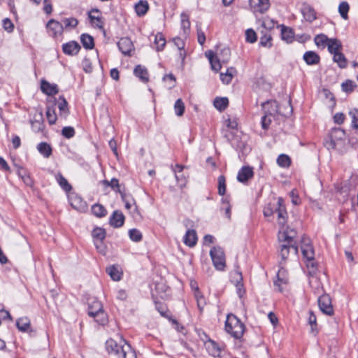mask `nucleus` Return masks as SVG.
<instances>
[{"instance_id":"obj_1","label":"nucleus","mask_w":358,"mask_h":358,"mask_svg":"<svg viewBox=\"0 0 358 358\" xmlns=\"http://www.w3.org/2000/svg\"><path fill=\"white\" fill-rule=\"evenodd\" d=\"M121 339L123 345L117 343L113 338L106 341L105 347L108 354L117 358H137L135 350L124 339Z\"/></svg>"},{"instance_id":"obj_2","label":"nucleus","mask_w":358,"mask_h":358,"mask_svg":"<svg viewBox=\"0 0 358 358\" xmlns=\"http://www.w3.org/2000/svg\"><path fill=\"white\" fill-rule=\"evenodd\" d=\"M88 315L101 325H105L108 322V316L105 313L103 305L96 298H90L87 301Z\"/></svg>"},{"instance_id":"obj_3","label":"nucleus","mask_w":358,"mask_h":358,"mask_svg":"<svg viewBox=\"0 0 358 358\" xmlns=\"http://www.w3.org/2000/svg\"><path fill=\"white\" fill-rule=\"evenodd\" d=\"M245 324L234 314H229L225 322V330L236 339H240L245 331Z\"/></svg>"},{"instance_id":"obj_4","label":"nucleus","mask_w":358,"mask_h":358,"mask_svg":"<svg viewBox=\"0 0 358 358\" xmlns=\"http://www.w3.org/2000/svg\"><path fill=\"white\" fill-rule=\"evenodd\" d=\"M210 256L215 268L219 271H224L226 266L224 250L220 246H215L211 248Z\"/></svg>"},{"instance_id":"obj_5","label":"nucleus","mask_w":358,"mask_h":358,"mask_svg":"<svg viewBox=\"0 0 358 358\" xmlns=\"http://www.w3.org/2000/svg\"><path fill=\"white\" fill-rule=\"evenodd\" d=\"M292 250L295 255H297L299 252V247L298 245H294L292 244H289L286 242H280L279 246L280 256L281 257V260L279 262L280 265H285L286 260L288 259L290 250Z\"/></svg>"},{"instance_id":"obj_6","label":"nucleus","mask_w":358,"mask_h":358,"mask_svg":"<svg viewBox=\"0 0 358 358\" xmlns=\"http://www.w3.org/2000/svg\"><path fill=\"white\" fill-rule=\"evenodd\" d=\"M275 213L278 215V222L284 227L288 217L287 212L282 198L279 197L275 207Z\"/></svg>"},{"instance_id":"obj_7","label":"nucleus","mask_w":358,"mask_h":358,"mask_svg":"<svg viewBox=\"0 0 358 358\" xmlns=\"http://www.w3.org/2000/svg\"><path fill=\"white\" fill-rule=\"evenodd\" d=\"M318 306L320 310L327 315L334 314V310L331 305V300L329 295L323 294L318 299Z\"/></svg>"},{"instance_id":"obj_8","label":"nucleus","mask_w":358,"mask_h":358,"mask_svg":"<svg viewBox=\"0 0 358 358\" xmlns=\"http://www.w3.org/2000/svg\"><path fill=\"white\" fill-rule=\"evenodd\" d=\"M88 17L93 27L102 29H103V20L101 11L98 8H92L88 12Z\"/></svg>"},{"instance_id":"obj_9","label":"nucleus","mask_w":358,"mask_h":358,"mask_svg":"<svg viewBox=\"0 0 358 358\" xmlns=\"http://www.w3.org/2000/svg\"><path fill=\"white\" fill-rule=\"evenodd\" d=\"M301 250L302 255L306 260H312L315 257V252L313 245L308 238H303L301 240Z\"/></svg>"},{"instance_id":"obj_10","label":"nucleus","mask_w":358,"mask_h":358,"mask_svg":"<svg viewBox=\"0 0 358 358\" xmlns=\"http://www.w3.org/2000/svg\"><path fill=\"white\" fill-rule=\"evenodd\" d=\"M46 27L49 35L53 38L57 37L58 35H62L64 30L62 24L54 19H51L48 22Z\"/></svg>"},{"instance_id":"obj_11","label":"nucleus","mask_w":358,"mask_h":358,"mask_svg":"<svg viewBox=\"0 0 358 358\" xmlns=\"http://www.w3.org/2000/svg\"><path fill=\"white\" fill-rule=\"evenodd\" d=\"M249 3L254 13H264L270 8L269 0H250Z\"/></svg>"},{"instance_id":"obj_12","label":"nucleus","mask_w":358,"mask_h":358,"mask_svg":"<svg viewBox=\"0 0 358 358\" xmlns=\"http://www.w3.org/2000/svg\"><path fill=\"white\" fill-rule=\"evenodd\" d=\"M253 176V168L249 166H243L238 172L237 180L243 184H247Z\"/></svg>"},{"instance_id":"obj_13","label":"nucleus","mask_w":358,"mask_h":358,"mask_svg":"<svg viewBox=\"0 0 358 358\" xmlns=\"http://www.w3.org/2000/svg\"><path fill=\"white\" fill-rule=\"evenodd\" d=\"M288 282V272L285 268L284 265H280V268L277 273V280L274 281V285L278 287L279 292H282L281 285H287Z\"/></svg>"},{"instance_id":"obj_14","label":"nucleus","mask_w":358,"mask_h":358,"mask_svg":"<svg viewBox=\"0 0 358 358\" xmlns=\"http://www.w3.org/2000/svg\"><path fill=\"white\" fill-rule=\"evenodd\" d=\"M120 51L124 55H131V52L134 50V45L131 39L128 37H122L117 43Z\"/></svg>"},{"instance_id":"obj_15","label":"nucleus","mask_w":358,"mask_h":358,"mask_svg":"<svg viewBox=\"0 0 358 358\" xmlns=\"http://www.w3.org/2000/svg\"><path fill=\"white\" fill-rule=\"evenodd\" d=\"M296 235V231L294 229L287 228L282 233H279L278 240L280 242L289 243L290 245H298L296 241L294 240Z\"/></svg>"},{"instance_id":"obj_16","label":"nucleus","mask_w":358,"mask_h":358,"mask_svg":"<svg viewBox=\"0 0 358 358\" xmlns=\"http://www.w3.org/2000/svg\"><path fill=\"white\" fill-rule=\"evenodd\" d=\"M81 47L76 41H71L62 45V51L67 55H76L80 50Z\"/></svg>"},{"instance_id":"obj_17","label":"nucleus","mask_w":358,"mask_h":358,"mask_svg":"<svg viewBox=\"0 0 358 358\" xmlns=\"http://www.w3.org/2000/svg\"><path fill=\"white\" fill-rule=\"evenodd\" d=\"M301 13L307 22H312L317 19L316 11L308 3H303Z\"/></svg>"},{"instance_id":"obj_18","label":"nucleus","mask_w":358,"mask_h":358,"mask_svg":"<svg viewBox=\"0 0 358 358\" xmlns=\"http://www.w3.org/2000/svg\"><path fill=\"white\" fill-rule=\"evenodd\" d=\"M124 219L125 217L121 211L115 210L110 217L109 223L112 227L119 228L123 226Z\"/></svg>"},{"instance_id":"obj_19","label":"nucleus","mask_w":358,"mask_h":358,"mask_svg":"<svg viewBox=\"0 0 358 358\" xmlns=\"http://www.w3.org/2000/svg\"><path fill=\"white\" fill-rule=\"evenodd\" d=\"M41 90L43 93L48 96H54L59 92V88L56 84H51L45 80H41Z\"/></svg>"},{"instance_id":"obj_20","label":"nucleus","mask_w":358,"mask_h":358,"mask_svg":"<svg viewBox=\"0 0 358 358\" xmlns=\"http://www.w3.org/2000/svg\"><path fill=\"white\" fill-rule=\"evenodd\" d=\"M265 113H268L271 117H274L279 113V106L277 101H266L262 104Z\"/></svg>"},{"instance_id":"obj_21","label":"nucleus","mask_w":358,"mask_h":358,"mask_svg":"<svg viewBox=\"0 0 358 358\" xmlns=\"http://www.w3.org/2000/svg\"><path fill=\"white\" fill-rule=\"evenodd\" d=\"M197 240L198 238L196 231L194 229H187L183 238L184 243L186 245L192 248L196 245Z\"/></svg>"},{"instance_id":"obj_22","label":"nucleus","mask_w":358,"mask_h":358,"mask_svg":"<svg viewBox=\"0 0 358 358\" xmlns=\"http://www.w3.org/2000/svg\"><path fill=\"white\" fill-rule=\"evenodd\" d=\"M70 202L71 206L79 211H85L87 208L86 202L78 195L71 196L70 198Z\"/></svg>"},{"instance_id":"obj_23","label":"nucleus","mask_w":358,"mask_h":358,"mask_svg":"<svg viewBox=\"0 0 358 358\" xmlns=\"http://www.w3.org/2000/svg\"><path fill=\"white\" fill-rule=\"evenodd\" d=\"M303 60L308 65H315L320 63V57L314 51H307L303 56Z\"/></svg>"},{"instance_id":"obj_24","label":"nucleus","mask_w":358,"mask_h":358,"mask_svg":"<svg viewBox=\"0 0 358 358\" xmlns=\"http://www.w3.org/2000/svg\"><path fill=\"white\" fill-rule=\"evenodd\" d=\"M205 347L208 353L213 357H219L221 350L218 344L214 341L209 339L205 343Z\"/></svg>"},{"instance_id":"obj_25","label":"nucleus","mask_w":358,"mask_h":358,"mask_svg":"<svg viewBox=\"0 0 358 358\" xmlns=\"http://www.w3.org/2000/svg\"><path fill=\"white\" fill-rule=\"evenodd\" d=\"M59 102L58 103V108L59 110V116L66 119L69 114V110L68 108V102L64 96L59 97Z\"/></svg>"},{"instance_id":"obj_26","label":"nucleus","mask_w":358,"mask_h":358,"mask_svg":"<svg viewBox=\"0 0 358 358\" xmlns=\"http://www.w3.org/2000/svg\"><path fill=\"white\" fill-rule=\"evenodd\" d=\"M281 38L287 43H291L294 38V32L292 29L285 25L281 26Z\"/></svg>"},{"instance_id":"obj_27","label":"nucleus","mask_w":358,"mask_h":358,"mask_svg":"<svg viewBox=\"0 0 358 358\" xmlns=\"http://www.w3.org/2000/svg\"><path fill=\"white\" fill-rule=\"evenodd\" d=\"M327 48L331 54L334 55L341 52L342 49V43L337 38H330L327 43Z\"/></svg>"},{"instance_id":"obj_28","label":"nucleus","mask_w":358,"mask_h":358,"mask_svg":"<svg viewBox=\"0 0 358 358\" xmlns=\"http://www.w3.org/2000/svg\"><path fill=\"white\" fill-rule=\"evenodd\" d=\"M134 75L142 82L147 83L149 80L148 70L141 65H137L134 70Z\"/></svg>"},{"instance_id":"obj_29","label":"nucleus","mask_w":358,"mask_h":358,"mask_svg":"<svg viewBox=\"0 0 358 358\" xmlns=\"http://www.w3.org/2000/svg\"><path fill=\"white\" fill-rule=\"evenodd\" d=\"M16 327L20 331L27 332L31 327L30 320L27 317H20L16 320Z\"/></svg>"},{"instance_id":"obj_30","label":"nucleus","mask_w":358,"mask_h":358,"mask_svg":"<svg viewBox=\"0 0 358 358\" xmlns=\"http://www.w3.org/2000/svg\"><path fill=\"white\" fill-rule=\"evenodd\" d=\"M106 271L110 275L112 280L115 281H119L122 278V273L120 271L117 266H110L109 267L106 268Z\"/></svg>"},{"instance_id":"obj_31","label":"nucleus","mask_w":358,"mask_h":358,"mask_svg":"<svg viewBox=\"0 0 358 358\" xmlns=\"http://www.w3.org/2000/svg\"><path fill=\"white\" fill-rule=\"evenodd\" d=\"M80 42L83 46L87 50H92L94 48V38L88 34L80 35Z\"/></svg>"},{"instance_id":"obj_32","label":"nucleus","mask_w":358,"mask_h":358,"mask_svg":"<svg viewBox=\"0 0 358 358\" xmlns=\"http://www.w3.org/2000/svg\"><path fill=\"white\" fill-rule=\"evenodd\" d=\"M55 179L62 189L65 192H69L72 189V186L60 172L55 175Z\"/></svg>"},{"instance_id":"obj_33","label":"nucleus","mask_w":358,"mask_h":358,"mask_svg":"<svg viewBox=\"0 0 358 358\" xmlns=\"http://www.w3.org/2000/svg\"><path fill=\"white\" fill-rule=\"evenodd\" d=\"M206 55L209 59L212 69L216 72L220 70L222 66L220 64V59L215 57L214 52L210 50L208 52H206Z\"/></svg>"},{"instance_id":"obj_34","label":"nucleus","mask_w":358,"mask_h":358,"mask_svg":"<svg viewBox=\"0 0 358 358\" xmlns=\"http://www.w3.org/2000/svg\"><path fill=\"white\" fill-rule=\"evenodd\" d=\"M213 105L218 110L223 111L227 108L229 100L227 97H216L214 99Z\"/></svg>"},{"instance_id":"obj_35","label":"nucleus","mask_w":358,"mask_h":358,"mask_svg":"<svg viewBox=\"0 0 358 358\" xmlns=\"http://www.w3.org/2000/svg\"><path fill=\"white\" fill-rule=\"evenodd\" d=\"M37 149L38 152L45 158L50 157L52 155V148L51 146L45 143L41 142L37 145Z\"/></svg>"},{"instance_id":"obj_36","label":"nucleus","mask_w":358,"mask_h":358,"mask_svg":"<svg viewBox=\"0 0 358 358\" xmlns=\"http://www.w3.org/2000/svg\"><path fill=\"white\" fill-rule=\"evenodd\" d=\"M149 9L148 3L146 1L141 0L135 5V10L138 16H143Z\"/></svg>"},{"instance_id":"obj_37","label":"nucleus","mask_w":358,"mask_h":358,"mask_svg":"<svg viewBox=\"0 0 358 358\" xmlns=\"http://www.w3.org/2000/svg\"><path fill=\"white\" fill-rule=\"evenodd\" d=\"M92 213L97 217H103L106 215L107 210L103 205L96 203L92 206Z\"/></svg>"},{"instance_id":"obj_38","label":"nucleus","mask_w":358,"mask_h":358,"mask_svg":"<svg viewBox=\"0 0 358 358\" xmlns=\"http://www.w3.org/2000/svg\"><path fill=\"white\" fill-rule=\"evenodd\" d=\"M234 275L233 276L232 282H234L236 289H238V293L240 296H242L243 294V291L242 289L243 285L241 283V282L243 280L242 274L241 273L237 272V271H235Z\"/></svg>"},{"instance_id":"obj_39","label":"nucleus","mask_w":358,"mask_h":358,"mask_svg":"<svg viewBox=\"0 0 358 358\" xmlns=\"http://www.w3.org/2000/svg\"><path fill=\"white\" fill-rule=\"evenodd\" d=\"M39 116V120H34L31 121V129L34 132L36 133L42 131L44 127L42 113H40Z\"/></svg>"},{"instance_id":"obj_40","label":"nucleus","mask_w":358,"mask_h":358,"mask_svg":"<svg viewBox=\"0 0 358 358\" xmlns=\"http://www.w3.org/2000/svg\"><path fill=\"white\" fill-rule=\"evenodd\" d=\"M334 62H336L338 66L341 69H344L347 66L348 62L345 55L339 52L334 55Z\"/></svg>"},{"instance_id":"obj_41","label":"nucleus","mask_w":358,"mask_h":358,"mask_svg":"<svg viewBox=\"0 0 358 358\" xmlns=\"http://www.w3.org/2000/svg\"><path fill=\"white\" fill-rule=\"evenodd\" d=\"M166 39L162 33L159 32L155 35V43L157 45L156 49L157 51L163 50L166 45Z\"/></svg>"},{"instance_id":"obj_42","label":"nucleus","mask_w":358,"mask_h":358,"mask_svg":"<svg viewBox=\"0 0 358 358\" xmlns=\"http://www.w3.org/2000/svg\"><path fill=\"white\" fill-rule=\"evenodd\" d=\"M227 190L226 178L224 175H220L217 178V192L220 195L225 194Z\"/></svg>"},{"instance_id":"obj_43","label":"nucleus","mask_w":358,"mask_h":358,"mask_svg":"<svg viewBox=\"0 0 358 358\" xmlns=\"http://www.w3.org/2000/svg\"><path fill=\"white\" fill-rule=\"evenodd\" d=\"M291 159L290 157L285 155L281 154L277 158V164L279 166L282 168H287L291 164Z\"/></svg>"},{"instance_id":"obj_44","label":"nucleus","mask_w":358,"mask_h":358,"mask_svg":"<svg viewBox=\"0 0 358 358\" xmlns=\"http://www.w3.org/2000/svg\"><path fill=\"white\" fill-rule=\"evenodd\" d=\"M173 173L175 174V178L179 187L180 189L184 188L187 182V177L182 173H177V171L175 169H173Z\"/></svg>"},{"instance_id":"obj_45","label":"nucleus","mask_w":358,"mask_h":358,"mask_svg":"<svg viewBox=\"0 0 358 358\" xmlns=\"http://www.w3.org/2000/svg\"><path fill=\"white\" fill-rule=\"evenodd\" d=\"M94 238H96L102 242L106 236V232L104 229L101 227H96L92 232Z\"/></svg>"},{"instance_id":"obj_46","label":"nucleus","mask_w":358,"mask_h":358,"mask_svg":"<svg viewBox=\"0 0 358 358\" xmlns=\"http://www.w3.org/2000/svg\"><path fill=\"white\" fill-rule=\"evenodd\" d=\"M185 104L181 99H178L174 104V110L177 116H182L185 112Z\"/></svg>"},{"instance_id":"obj_47","label":"nucleus","mask_w":358,"mask_h":358,"mask_svg":"<svg viewBox=\"0 0 358 358\" xmlns=\"http://www.w3.org/2000/svg\"><path fill=\"white\" fill-rule=\"evenodd\" d=\"M46 117L50 125L55 124L57 121V115L53 107L48 106L46 109Z\"/></svg>"},{"instance_id":"obj_48","label":"nucleus","mask_w":358,"mask_h":358,"mask_svg":"<svg viewBox=\"0 0 358 358\" xmlns=\"http://www.w3.org/2000/svg\"><path fill=\"white\" fill-rule=\"evenodd\" d=\"M356 87L355 83L351 80H347L341 85L342 90L346 93L352 92Z\"/></svg>"},{"instance_id":"obj_49","label":"nucleus","mask_w":358,"mask_h":358,"mask_svg":"<svg viewBox=\"0 0 358 358\" xmlns=\"http://www.w3.org/2000/svg\"><path fill=\"white\" fill-rule=\"evenodd\" d=\"M18 175L27 186H31L33 185V180L25 169L22 168L18 170Z\"/></svg>"},{"instance_id":"obj_50","label":"nucleus","mask_w":358,"mask_h":358,"mask_svg":"<svg viewBox=\"0 0 358 358\" xmlns=\"http://www.w3.org/2000/svg\"><path fill=\"white\" fill-rule=\"evenodd\" d=\"M350 9V6L348 2L343 1L339 4L338 6V12L342 17V18L346 20L348 19V13Z\"/></svg>"},{"instance_id":"obj_51","label":"nucleus","mask_w":358,"mask_h":358,"mask_svg":"<svg viewBox=\"0 0 358 358\" xmlns=\"http://www.w3.org/2000/svg\"><path fill=\"white\" fill-rule=\"evenodd\" d=\"M181 26L185 35L188 34L190 29V22L188 16L184 13L181 15Z\"/></svg>"},{"instance_id":"obj_52","label":"nucleus","mask_w":358,"mask_h":358,"mask_svg":"<svg viewBox=\"0 0 358 358\" xmlns=\"http://www.w3.org/2000/svg\"><path fill=\"white\" fill-rule=\"evenodd\" d=\"M129 236L131 241L139 242L142 240L143 236L141 232L136 229H131L129 231Z\"/></svg>"},{"instance_id":"obj_53","label":"nucleus","mask_w":358,"mask_h":358,"mask_svg":"<svg viewBox=\"0 0 358 358\" xmlns=\"http://www.w3.org/2000/svg\"><path fill=\"white\" fill-rule=\"evenodd\" d=\"M62 22L65 29H73L78 24V20L75 17L64 18Z\"/></svg>"},{"instance_id":"obj_54","label":"nucleus","mask_w":358,"mask_h":358,"mask_svg":"<svg viewBox=\"0 0 358 358\" xmlns=\"http://www.w3.org/2000/svg\"><path fill=\"white\" fill-rule=\"evenodd\" d=\"M329 39L330 38H329L327 37V36H326L325 34H317L315 37L314 41H315V44L317 46H320V45H327V43H329Z\"/></svg>"},{"instance_id":"obj_55","label":"nucleus","mask_w":358,"mask_h":358,"mask_svg":"<svg viewBox=\"0 0 358 358\" xmlns=\"http://www.w3.org/2000/svg\"><path fill=\"white\" fill-rule=\"evenodd\" d=\"M306 266L308 269L309 275L312 276L315 275L317 270V264L315 261V258L312 260H306Z\"/></svg>"},{"instance_id":"obj_56","label":"nucleus","mask_w":358,"mask_h":358,"mask_svg":"<svg viewBox=\"0 0 358 358\" xmlns=\"http://www.w3.org/2000/svg\"><path fill=\"white\" fill-rule=\"evenodd\" d=\"M266 32H268L266 31ZM271 40L272 37L270 34H268L267 33L264 34L260 38L259 41V45L263 47H271Z\"/></svg>"},{"instance_id":"obj_57","label":"nucleus","mask_w":358,"mask_h":358,"mask_svg":"<svg viewBox=\"0 0 358 358\" xmlns=\"http://www.w3.org/2000/svg\"><path fill=\"white\" fill-rule=\"evenodd\" d=\"M257 39V36L252 29H248L245 31V40L247 42L253 43Z\"/></svg>"},{"instance_id":"obj_58","label":"nucleus","mask_w":358,"mask_h":358,"mask_svg":"<svg viewBox=\"0 0 358 358\" xmlns=\"http://www.w3.org/2000/svg\"><path fill=\"white\" fill-rule=\"evenodd\" d=\"M76 131L72 127H64L62 130V134L66 138H71L75 136Z\"/></svg>"},{"instance_id":"obj_59","label":"nucleus","mask_w":358,"mask_h":358,"mask_svg":"<svg viewBox=\"0 0 358 358\" xmlns=\"http://www.w3.org/2000/svg\"><path fill=\"white\" fill-rule=\"evenodd\" d=\"M309 318H308V323L311 326V331L312 332H317V330L316 329L317 327V318L316 315L314 314L313 311H310Z\"/></svg>"},{"instance_id":"obj_60","label":"nucleus","mask_w":358,"mask_h":358,"mask_svg":"<svg viewBox=\"0 0 358 358\" xmlns=\"http://www.w3.org/2000/svg\"><path fill=\"white\" fill-rule=\"evenodd\" d=\"M103 182L107 186L110 187L113 189L117 192L118 189H120L119 180L117 178H113L110 181L104 180Z\"/></svg>"},{"instance_id":"obj_61","label":"nucleus","mask_w":358,"mask_h":358,"mask_svg":"<svg viewBox=\"0 0 358 358\" xmlns=\"http://www.w3.org/2000/svg\"><path fill=\"white\" fill-rule=\"evenodd\" d=\"M349 114L352 117V127L354 129H358V110H351Z\"/></svg>"},{"instance_id":"obj_62","label":"nucleus","mask_w":358,"mask_h":358,"mask_svg":"<svg viewBox=\"0 0 358 358\" xmlns=\"http://www.w3.org/2000/svg\"><path fill=\"white\" fill-rule=\"evenodd\" d=\"M156 309L163 317H168V311L166 307L161 302L155 303Z\"/></svg>"},{"instance_id":"obj_63","label":"nucleus","mask_w":358,"mask_h":358,"mask_svg":"<svg viewBox=\"0 0 358 358\" xmlns=\"http://www.w3.org/2000/svg\"><path fill=\"white\" fill-rule=\"evenodd\" d=\"M271 116L268 115V113H265L264 115L262 117L261 123L262 127L264 129H268L271 123Z\"/></svg>"},{"instance_id":"obj_64","label":"nucleus","mask_w":358,"mask_h":358,"mask_svg":"<svg viewBox=\"0 0 358 358\" xmlns=\"http://www.w3.org/2000/svg\"><path fill=\"white\" fill-rule=\"evenodd\" d=\"M275 205H272L271 203L265 206L263 210L264 215L265 217L271 216L275 213Z\"/></svg>"}]
</instances>
